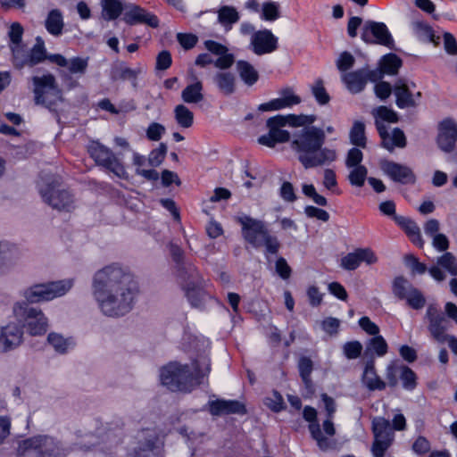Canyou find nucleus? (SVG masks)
I'll return each mask as SVG.
<instances>
[{
	"mask_svg": "<svg viewBox=\"0 0 457 457\" xmlns=\"http://www.w3.org/2000/svg\"><path fill=\"white\" fill-rule=\"evenodd\" d=\"M138 291L134 276L117 263L103 267L92 278V296L101 313L107 317H120L130 312Z\"/></svg>",
	"mask_w": 457,
	"mask_h": 457,
	"instance_id": "1",
	"label": "nucleus"
},
{
	"mask_svg": "<svg viewBox=\"0 0 457 457\" xmlns=\"http://www.w3.org/2000/svg\"><path fill=\"white\" fill-rule=\"evenodd\" d=\"M325 138L324 131L316 127H306L294 137L292 148L305 169L329 165L337 160L335 149L322 148Z\"/></svg>",
	"mask_w": 457,
	"mask_h": 457,
	"instance_id": "2",
	"label": "nucleus"
},
{
	"mask_svg": "<svg viewBox=\"0 0 457 457\" xmlns=\"http://www.w3.org/2000/svg\"><path fill=\"white\" fill-rule=\"evenodd\" d=\"M192 370L187 365L170 362L162 367L160 379L163 386L171 391L191 392L201 384V378L211 371V362L207 356H202L192 364Z\"/></svg>",
	"mask_w": 457,
	"mask_h": 457,
	"instance_id": "3",
	"label": "nucleus"
},
{
	"mask_svg": "<svg viewBox=\"0 0 457 457\" xmlns=\"http://www.w3.org/2000/svg\"><path fill=\"white\" fill-rule=\"evenodd\" d=\"M314 115H276L267 120V127L269 133L258 138L261 145L274 147L277 143L287 142L290 138V134L284 128L287 124L292 127L307 126L315 121Z\"/></svg>",
	"mask_w": 457,
	"mask_h": 457,
	"instance_id": "4",
	"label": "nucleus"
},
{
	"mask_svg": "<svg viewBox=\"0 0 457 457\" xmlns=\"http://www.w3.org/2000/svg\"><path fill=\"white\" fill-rule=\"evenodd\" d=\"M69 453L56 438L37 435L19 442L17 457H64Z\"/></svg>",
	"mask_w": 457,
	"mask_h": 457,
	"instance_id": "5",
	"label": "nucleus"
},
{
	"mask_svg": "<svg viewBox=\"0 0 457 457\" xmlns=\"http://www.w3.org/2000/svg\"><path fill=\"white\" fill-rule=\"evenodd\" d=\"M392 422L393 428L389 421L383 417H375L372 420L374 442L371 451L374 457H384L386 451L394 441L395 434L393 429L401 431L405 428L406 420L402 413L395 415Z\"/></svg>",
	"mask_w": 457,
	"mask_h": 457,
	"instance_id": "6",
	"label": "nucleus"
},
{
	"mask_svg": "<svg viewBox=\"0 0 457 457\" xmlns=\"http://www.w3.org/2000/svg\"><path fill=\"white\" fill-rule=\"evenodd\" d=\"M60 180L55 177L42 179L38 184L39 193L48 205L59 212H71L75 208L71 194L60 189Z\"/></svg>",
	"mask_w": 457,
	"mask_h": 457,
	"instance_id": "7",
	"label": "nucleus"
},
{
	"mask_svg": "<svg viewBox=\"0 0 457 457\" xmlns=\"http://www.w3.org/2000/svg\"><path fill=\"white\" fill-rule=\"evenodd\" d=\"M73 286L72 279L35 284L25 288L21 295L30 303L48 302L64 295Z\"/></svg>",
	"mask_w": 457,
	"mask_h": 457,
	"instance_id": "8",
	"label": "nucleus"
},
{
	"mask_svg": "<svg viewBox=\"0 0 457 457\" xmlns=\"http://www.w3.org/2000/svg\"><path fill=\"white\" fill-rule=\"evenodd\" d=\"M32 84L37 104L51 109L62 101V91L54 75L46 73L42 76H34Z\"/></svg>",
	"mask_w": 457,
	"mask_h": 457,
	"instance_id": "9",
	"label": "nucleus"
},
{
	"mask_svg": "<svg viewBox=\"0 0 457 457\" xmlns=\"http://www.w3.org/2000/svg\"><path fill=\"white\" fill-rule=\"evenodd\" d=\"M12 312L17 319L23 320L30 335L41 336L46 332L48 320L40 309L29 307L24 302H17L13 305Z\"/></svg>",
	"mask_w": 457,
	"mask_h": 457,
	"instance_id": "10",
	"label": "nucleus"
},
{
	"mask_svg": "<svg viewBox=\"0 0 457 457\" xmlns=\"http://www.w3.org/2000/svg\"><path fill=\"white\" fill-rule=\"evenodd\" d=\"M88 153L98 165L104 167L120 179H127L128 173L123 164L109 148L93 141L88 145Z\"/></svg>",
	"mask_w": 457,
	"mask_h": 457,
	"instance_id": "11",
	"label": "nucleus"
},
{
	"mask_svg": "<svg viewBox=\"0 0 457 457\" xmlns=\"http://www.w3.org/2000/svg\"><path fill=\"white\" fill-rule=\"evenodd\" d=\"M425 318L428 321V329L432 337L439 343L445 342L448 336L445 334V331L449 328V321L441 312L439 306L430 303L427 308Z\"/></svg>",
	"mask_w": 457,
	"mask_h": 457,
	"instance_id": "12",
	"label": "nucleus"
},
{
	"mask_svg": "<svg viewBox=\"0 0 457 457\" xmlns=\"http://www.w3.org/2000/svg\"><path fill=\"white\" fill-rule=\"evenodd\" d=\"M361 38L366 43L382 45L390 49L394 48L392 35L383 22H366L362 29Z\"/></svg>",
	"mask_w": 457,
	"mask_h": 457,
	"instance_id": "13",
	"label": "nucleus"
},
{
	"mask_svg": "<svg viewBox=\"0 0 457 457\" xmlns=\"http://www.w3.org/2000/svg\"><path fill=\"white\" fill-rule=\"evenodd\" d=\"M238 222L242 227L244 239L255 248L262 246L261 241L269 232L264 223L247 215L239 217Z\"/></svg>",
	"mask_w": 457,
	"mask_h": 457,
	"instance_id": "14",
	"label": "nucleus"
},
{
	"mask_svg": "<svg viewBox=\"0 0 457 457\" xmlns=\"http://www.w3.org/2000/svg\"><path fill=\"white\" fill-rule=\"evenodd\" d=\"M414 83L408 84L404 80H398L394 86L395 104L401 109L416 107L420 101L421 93L414 91Z\"/></svg>",
	"mask_w": 457,
	"mask_h": 457,
	"instance_id": "15",
	"label": "nucleus"
},
{
	"mask_svg": "<svg viewBox=\"0 0 457 457\" xmlns=\"http://www.w3.org/2000/svg\"><path fill=\"white\" fill-rule=\"evenodd\" d=\"M278 47V38L270 29L257 30L250 38V49L257 55L271 54Z\"/></svg>",
	"mask_w": 457,
	"mask_h": 457,
	"instance_id": "16",
	"label": "nucleus"
},
{
	"mask_svg": "<svg viewBox=\"0 0 457 457\" xmlns=\"http://www.w3.org/2000/svg\"><path fill=\"white\" fill-rule=\"evenodd\" d=\"M457 141V121L446 118L438 124L436 143L445 153H452Z\"/></svg>",
	"mask_w": 457,
	"mask_h": 457,
	"instance_id": "17",
	"label": "nucleus"
},
{
	"mask_svg": "<svg viewBox=\"0 0 457 457\" xmlns=\"http://www.w3.org/2000/svg\"><path fill=\"white\" fill-rule=\"evenodd\" d=\"M23 340L22 328L10 322L0 326V353H8L20 346Z\"/></svg>",
	"mask_w": 457,
	"mask_h": 457,
	"instance_id": "18",
	"label": "nucleus"
},
{
	"mask_svg": "<svg viewBox=\"0 0 457 457\" xmlns=\"http://www.w3.org/2000/svg\"><path fill=\"white\" fill-rule=\"evenodd\" d=\"M377 262L378 257L372 249L357 248L341 258L340 266L345 270H354L361 262L371 265Z\"/></svg>",
	"mask_w": 457,
	"mask_h": 457,
	"instance_id": "19",
	"label": "nucleus"
},
{
	"mask_svg": "<svg viewBox=\"0 0 457 457\" xmlns=\"http://www.w3.org/2000/svg\"><path fill=\"white\" fill-rule=\"evenodd\" d=\"M21 50L12 47L13 62L15 67L21 69L24 66L33 67L44 60L48 59L46 54L45 42L41 37L36 38V44L24 60L20 59Z\"/></svg>",
	"mask_w": 457,
	"mask_h": 457,
	"instance_id": "20",
	"label": "nucleus"
},
{
	"mask_svg": "<svg viewBox=\"0 0 457 457\" xmlns=\"http://www.w3.org/2000/svg\"><path fill=\"white\" fill-rule=\"evenodd\" d=\"M383 172L395 182L402 184H414L416 180L412 170L406 166L391 161H383L380 163Z\"/></svg>",
	"mask_w": 457,
	"mask_h": 457,
	"instance_id": "21",
	"label": "nucleus"
},
{
	"mask_svg": "<svg viewBox=\"0 0 457 457\" xmlns=\"http://www.w3.org/2000/svg\"><path fill=\"white\" fill-rule=\"evenodd\" d=\"M376 71H370L365 69H361L355 71L344 73L342 75V80L351 93L356 94L364 89L368 80L376 81Z\"/></svg>",
	"mask_w": 457,
	"mask_h": 457,
	"instance_id": "22",
	"label": "nucleus"
},
{
	"mask_svg": "<svg viewBox=\"0 0 457 457\" xmlns=\"http://www.w3.org/2000/svg\"><path fill=\"white\" fill-rule=\"evenodd\" d=\"M123 21L129 25L140 23L146 24L152 28H157L159 25L157 16L137 4H130L127 7Z\"/></svg>",
	"mask_w": 457,
	"mask_h": 457,
	"instance_id": "23",
	"label": "nucleus"
},
{
	"mask_svg": "<svg viewBox=\"0 0 457 457\" xmlns=\"http://www.w3.org/2000/svg\"><path fill=\"white\" fill-rule=\"evenodd\" d=\"M377 129L383 146L388 151L392 152L395 147L403 148L406 145L405 135L400 129H394L388 132L386 125L380 121H377Z\"/></svg>",
	"mask_w": 457,
	"mask_h": 457,
	"instance_id": "24",
	"label": "nucleus"
},
{
	"mask_svg": "<svg viewBox=\"0 0 457 457\" xmlns=\"http://www.w3.org/2000/svg\"><path fill=\"white\" fill-rule=\"evenodd\" d=\"M138 446L134 447L128 457H152L154 454L155 433L151 429H144L137 436Z\"/></svg>",
	"mask_w": 457,
	"mask_h": 457,
	"instance_id": "25",
	"label": "nucleus"
},
{
	"mask_svg": "<svg viewBox=\"0 0 457 457\" xmlns=\"http://www.w3.org/2000/svg\"><path fill=\"white\" fill-rule=\"evenodd\" d=\"M209 411L213 416L223 414H245L246 409L243 403L237 400H215L208 403Z\"/></svg>",
	"mask_w": 457,
	"mask_h": 457,
	"instance_id": "26",
	"label": "nucleus"
},
{
	"mask_svg": "<svg viewBox=\"0 0 457 457\" xmlns=\"http://www.w3.org/2000/svg\"><path fill=\"white\" fill-rule=\"evenodd\" d=\"M300 96H296L292 89L287 88L281 92L280 97L260 104L258 109L262 112L278 111L292 107L300 104Z\"/></svg>",
	"mask_w": 457,
	"mask_h": 457,
	"instance_id": "27",
	"label": "nucleus"
},
{
	"mask_svg": "<svg viewBox=\"0 0 457 457\" xmlns=\"http://www.w3.org/2000/svg\"><path fill=\"white\" fill-rule=\"evenodd\" d=\"M48 60L59 67L67 68L68 71L71 74H84L88 66L87 57H73L67 59L62 54H54L48 55Z\"/></svg>",
	"mask_w": 457,
	"mask_h": 457,
	"instance_id": "28",
	"label": "nucleus"
},
{
	"mask_svg": "<svg viewBox=\"0 0 457 457\" xmlns=\"http://www.w3.org/2000/svg\"><path fill=\"white\" fill-rule=\"evenodd\" d=\"M303 418L305 420L311 422L309 425V430L312 438L317 442L318 446L321 450H328L331 444L328 438H326L320 430V424L317 422V411L314 408L306 406L303 409Z\"/></svg>",
	"mask_w": 457,
	"mask_h": 457,
	"instance_id": "29",
	"label": "nucleus"
},
{
	"mask_svg": "<svg viewBox=\"0 0 457 457\" xmlns=\"http://www.w3.org/2000/svg\"><path fill=\"white\" fill-rule=\"evenodd\" d=\"M362 384L370 391L384 390L386 382L378 375L373 359L368 361L361 376Z\"/></svg>",
	"mask_w": 457,
	"mask_h": 457,
	"instance_id": "30",
	"label": "nucleus"
},
{
	"mask_svg": "<svg viewBox=\"0 0 457 457\" xmlns=\"http://www.w3.org/2000/svg\"><path fill=\"white\" fill-rule=\"evenodd\" d=\"M395 222L404 230L410 240L417 246L422 248L424 240L420 234V229L412 220L400 215L394 216Z\"/></svg>",
	"mask_w": 457,
	"mask_h": 457,
	"instance_id": "31",
	"label": "nucleus"
},
{
	"mask_svg": "<svg viewBox=\"0 0 457 457\" xmlns=\"http://www.w3.org/2000/svg\"><path fill=\"white\" fill-rule=\"evenodd\" d=\"M204 86L202 81L198 80L195 78L194 81L188 84L181 92V99L184 103L191 104H199L204 98Z\"/></svg>",
	"mask_w": 457,
	"mask_h": 457,
	"instance_id": "32",
	"label": "nucleus"
},
{
	"mask_svg": "<svg viewBox=\"0 0 457 457\" xmlns=\"http://www.w3.org/2000/svg\"><path fill=\"white\" fill-rule=\"evenodd\" d=\"M45 28L52 36L59 37L62 34L64 21L60 10L53 9L48 12L45 20Z\"/></svg>",
	"mask_w": 457,
	"mask_h": 457,
	"instance_id": "33",
	"label": "nucleus"
},
{
	"mask_svg": "<svg viewBox=\"0 0 457 457\" xmlns=\"http://www.w3.org/2000/svg\"><path fill=\"white\" fill-rule=\"evenodd\" d=\"M213 82L220 93L226 96L232 95L236 90V78L228 71H219L213 78Z\"/></svg>",
	"mask_w": 457,
	"mask_h": 457,
	"instance_id": "34",
	"label": "nucleus"
},
{
	"mask_svg": "<svg viewBox=\"0 0 457 457\" xmlns=\"http://www.w3.org/2000/svg\"><path fill=\"white\" fill-rule=\"evenodd\" d=\"M185 290L188 301L195 308H203L210 298L209 294L199 285H187Z\"/></svg>",
	"mask_w": 457,
	"mask_h": 457,
	"instance_id": "35",
	"label": "nucleus"
},
{
	"mask_svg": "<svg viewBox=\"0 0 457 457\" xmlns=\"http://www.w3.org/2000/svg\"><path fill=\"white\" fill-rule=\"evenodd\" d=\"M380 70L377 71V79H381L384 74L394 75L397 73L402 65L401 59L394 54H386L380 61Z\"/></svg>",
	"mask_w": 457,
	"mask_h": 457,
	"instance_id": "36",
	"label": "nucleus"
},
{
	"mask_svg": "<svg viewBox=\"0 0 457 457\" xmlns=\"http://www.w3.org/2000/svg\"><path fill=\"white\" fill-rule=\"evenodd\" d=\"M174 120L181 129H189L194 124V113L183 104H179L173 110Z\"/></svg>",
	"mask_w": 457,
	"mask_h": 457,
	"instance_id": "37",
	"label": "nucleus"
},
{
	"mask_svg": "<svg viewBox=\"0 0 457 457\" xmlns=\"http://www.w3.org/2000/svg\"><path fill=\"white\" fill-rule=\"evenodd\" d=\"M237 70L241 79L247 85L253 86L259 79L258 71L255 68L246 61H238L237 62Z\"/></svg>",
	"mask_w": 457,
	"mask_h": 457,
	"instance_id": "38",
	"label": "nucleus"
},
{
	"mask_svg": "<svg viewBox=\"0 0 457 457\" xmlns=\"http://www.w3.org/2000/svg\"><path fill=\"white\" fill-rule=\"evenodd\" d=\"M218 21L226 29H230L232 25L239 21V13L233 6L224 5L218 12Z\"/></svg>",
	"mask_w": 457,
	"mask_h": 457,
	"instance_id": "39",
	"label": "nucleus"
},
{
	"mask_svg": "<svg viewBox=\"0 0 457 457\" xmlns=\"http://www.w3.org/2000/svg\"><path fill=\"white\" fill-rule=\"evenodd\" d=\"M102 17L112 21L120 15L123 7L120 0H102Z\"/></svg>",
	"mask_w": 457,
	"mask_h": 457,
	"instance_id": "40",
	"label": "nucleus"
},
{
	"mask_svg": "<svg viewBox=\"0 0 457 457\" xmlns=\"http://www.w3.org/2000/svg\"><path fill=\"white\" fill-rule=\"evenodd\" d=\"M388 345L382 336H376L370 338L366 345L365 355L376 354L378 357L387 353Z\"/></svg>",
	"mask_w": 457,
	"mask_h": 457,
	"instance_id": "41",
	"label": "nucleus"
},
{
	"mask_svg": "<svg viewBox=\"0 0 457 457\" xmlns=\"http://www.w3.org/2000/svg\"><path fill=\"white\" fill-rule=\"evenodd\" d=\"M47 341L53 348L60 353H64L73 345L71 339L64 338L62 335L57 333H50L47 337Z\"/></svg>",
	"mask_w": 457,
	"mask_h": 457,
	"instance_id": "42",
	"label": "nucleus"
},
{
	"mask_svg": "<svg viewBox=\"0 0 457 457\" xmlns=\"http://www.w3.org/2000/svg\"><path fill=\"white\" fill-rule=\"evenodd\" d=\"M414 288L415 287L403 277L396 278L393 283V293L401 300H404Z\"/></svg>",
	"mask_w": 457,
	"mask_h": 457,
	"instance_id": "43",
	"label": "nucleus"
},
{
	"mask_svg": "<svg viewBox=\"0 0 457 457\" xmlns=\"http://www.w3.org/2000/svg\"><path fill=\"white\" fill-rule=\"evenodd\" d=\"M350 140L353 145L357 146L365 147V125L361 121H355L350 131Z\"/></svg>",
	"mask_w": 457,
	"mask_h": 457,
	"instance_id": "44",
	"label": "nucleus"
},
{
	"mask_svg": "<svg viewBox=\"0 0 457 457\" xmlns=\"http://www.w3.org/2000/svg\"><path fill=\"white\" fill-rule=\"evenodd\" d=\"M436 263L452 276H457V259L452 253L445 252L437 258Z\"/></svg>",
	"mask_w": 457,
	"mask_h": 457,
	"instance_id": "45",
	"label": "nucleus"
},
{
	"mask_svg": "<svg viewBox=\"0 0 457 457\" xmlns=\"http://www.w3.org/2000/svg\"><path fill=\"white\" fill-rule=\"evenodd\" d=\"M351 171L348 175V179L351 185L361 187L364 185L367 179L368 170L363 165L359 167L350 168Z\"/></svg>",
	"mask_w": 457,
	"mask_h": 457,
	"instance_id": "46",
	"label": "nucleus"
},
{
	"mask_svg": "<svg viewBox=\"0 0 457 457\" xmlns=\"http://www.w3.org/2000/svg\"><path fill=\"white\" fill-rule=\"evenodd\" d=\"M399 378L402 381L403 388L406 390H412L416 386V375L407 366L401 365L400 367Z\"/></svg>",
	"mask_w": 457,
	"mask_h": 457,
	"instance_id": "47",
	"label": "nucleus"
},
{
	"mask_svg": "<svg viewBox=\"0 0 457 457\" xmlns=\"http://www.w3.org/2000/svg\"><path fill=\"white\" fill-rule=\"evenodd\" d=\"M279 5L275 2H266L262 4L261 19L274 21L279 18Z\"/></svg>",
	"mask_w": 457,
	"mask_h": 457,
	"instance_id": "48",
	"label": "nucleus"
},
{
	"mask_svg": "<svg viewBox=\"0 0 457 457\" xmlns=\"http://www.w3.org/2000/svg\"><path fill=\"white\" fill-rule=\"evenodd\" d=\"M298 369L301 378L306 386H311V374L312 371V361L308 357H302L298 362Z\"/></svg>",
	"mask_w": 457,
	"mask_h": 457,
	"instance_id": "49",
	"label": "nucleus"
},
{
	"mask_svg": "<svg viewBox=\"0 0 457 457\" xmlns=\"http://www.w3.org/2000/svg\"><path fill=\"white\" fill-rule=\"evenodd\" d=\"M373 114L376 118V122L380 121L382 124H384L385 121L394 123L398 120L396 112L386 106H380L374 110Z\"/></svg>",
	"mask_w": 457,
	"mask_h": 457,
	"instance_id": "50",
	"label": "nucleus"
},
{
	"mask_svg": "<svg viewBox=\"0 0 457 457\" xmlns=\"http://www.w3.org/2000/svg\"><path fill=\"white\" fill-rule=\"evenodd\" d=\"M404 300L406 301L407 304L414 310H420L426 304L425 296L416 287L414 288V290H412L411 294L407 295V297Z\"/></svg>",
	"mask_w": 457,
	"mask_h": 457,
	"instance_id": "51",
	"label": "nucleus"
},
{
	"mask_svg": "<svg viewBox=\"0 0 457 457\" xmlns=\"http://www.w3.org/2000/svg\"><path fill=\"white\" fill-rule=\"evenodd\" d=\"M23 34V28L19 22H13L9 29L8 36L11 41V49L15 47L16 49H20V44L21 42Z\"/></svg>",
	"mask_w": 457,
	"mask_h": 457,
	"instance_id": "52",
	"label": "nucleus"
},
{
	"mask_svg": "<svg viewBox=\"0 0 457 457\" xmlns=\"http://www.w3.org/2000/svg\"><path fill=\"white\" fill-rule=\"evenodd\" d=\"M167 153V146L165 144L162 143L159 146L151 151L148 155V163L151 166L156 167L159 166L165 158Z\"/></svg>",
	"mask_w": 457,
	"mask_h": 457,
	"instance_id": "53",
	"label": "nucleus"
},
{
	"mask_svg": "<svg viewBox=\"0 0 457 457\" xmlns=\"http://www.w3.org/2000/svg\"><path fill=\"white\" fill-rule=\"evenodd\" d=\"M344 353L347 359H357L362 351V345L359 341H351L345 344Z\"/></svg>",
	"mask_w": 457,
	"mask_h": 457,
	"instance_id": "54",
	"label": "nucleus"
},
{
	"mask_svg": "<svg viewBox=\"0 0 457 457\" xmlns=\"http://www.w3.org/2000/svg\"><path fill=\"white\" fill-rule=\"evenodd\" d=\"M401 365L395 361L389 363L386 369V378L390 386H395L398 383Z\"/></svg>",
	"mask_w": 457,
	"mask_h": 457,
	"instance_id": "55",
	"label": "nucleus"
},
{
	"mask_svg": "<svg viewBox=\"0 0 457 457\" xmlns=\"http://www.w3.org/2000/svg\"><path fill=\"white\" fill-rule=\"evenodd\" d=\"M262 246H265L266 252L270 254H276L280 247L278 238L271 236L269 232L262 239Z\"/></svg>",
	"mask_w": 457,
	"mask_h": 457,
	"instance_id": "56",
	"label": "nucleus"
},
{
	"mask_svg": "<svg viewBox=\"0 0 457 457\" xmlns=\"http://www.w3.org/2000/svg\"><path fill=\"white\" fill-rule=\"evenodd\" d=\"M312 94L319 104H325L329 101V96L320 80H317L312 87Z\"/></svg>",
	"mask_w": 457,
	"mask_h": 457,
	"instance_id": "57",
	"label": "nucleus"
},
{
	"mask_svg": "<svg viewBox=\"0 0 457 457\" xmlns=\"http://www.w3.org/2000/svg\"><path fill=\"white\" fill-rule=\"evenodd\" d=\"M165 133V127L158 122H152L146 129V137L153 141H158Z\"/></svg>",
	"mask_w": 457,
	"mask_h": 457,
	"instance_id": "58",
	"label": "nucleus"
},
{
	"mask_svg": "<svg viewBox=\"0 0 457 457\" xmlns=\"http://www.w3.org/2000/svg\"><path fill=\"white\" fill-rule=\"evenodd\" d=\"M362 161V153L360 149L352 148L349 150L345 161L347 168L359 167Z\"/></svg>",
	"mask_w": 457,
	"mask_h": 457,
	"instance_id": "59",
	"label": "nucleus"
},
{
	"mask_svg": "<svg viewBox=\"0 0 457 457\" xmlns=\"http://www.w3.org/2000/svg\"><path fill=\"white\" fill-rule=\"evenodd\" d=\"M359 325L369 335L376 337L379 333L378 326L371 321L369 317H361L359 320Z\"/></svg>",
	"mask_w": 457,
	"mask_h": 457,
	"instance_id": "60",
	"label": "nucleus"
},
{
	"mask_svg": "<svg viewBox=\"0 0 457 457\" xmlns=\"http://www.w3.org/2000/svg\"><path fill=\"white\" fill-rule=\"evenodd\" d=\"M354 63L353 56L348 53L344 52L340 54L339 58L337 61V66L339 71H345L353 67Z\"/></svg>",
	"mask_w": 457,
	"mask_h": 457,
	"instance_id": "61",
	"label": "nucleus"
},
{
	"mask_svg": "<svg viewBox=\"0 0 457 457\" xmlns=\"http://www.w3.org/2000/svg\"><path fill=\"white\" fill-rule=\"evenodd\" d=\"M304 212H305V214L310 218H316L317 220H320L322 221H328L329 219V214L327 211L314 207V206L305 207Z\"/></svg>",
	"mask_w": 457,
	"mask_h": 457,
	"instance_id": "62",
	"label": "nucleus"
},
{
	"mask_svg": "<svg viewBox=\"0 0 457 457\" xmlns=\"http://www.w3.org/2000/svg\"><path fill=\"white\" fill-rule=\"evenodd\" d=\"M265 404L272 411L278 412L283 409L284 402L282 396L278 393L274 392L271 397L265 399Z\"/></svg>",
	"mask_w": 457,
	"mask_h": 457,
	"instance_id": "63",
	"label": "nucleus"
},
{
	"mask_svg": "<svg viewBox=\"0 0 457 457\" xmlns=\"http://www.w3.org/2000/svg\"><path fill=\"white\" fill-rule=\"evenodd\" d=\"M339 326V320L332 317L325 319L321 323L322 329L329 335H336L338 331Z\"/></svg>",
	"mask_w": 457,
	"mask_h": 457,
	"instance_id": "64",
	"label": "nucleus"
}]
</instances>
